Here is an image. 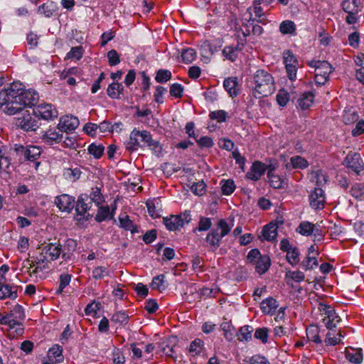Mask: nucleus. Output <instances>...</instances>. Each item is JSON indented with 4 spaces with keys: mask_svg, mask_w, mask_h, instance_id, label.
I'll list each match as a JSON object with an SVG mask.
<instances>
[{
    "mask_svg": "<svg viewBox=\"0 0 364 364\" xmlns=\"http://www.w3.org/2000/svg\"><path fill=\"white\" fill-rule=\"evenodd\" d=\"M248 86L255 98L272 95L275 90L274 80L272 75L264 69L257 70L248 80Z\"/></svg>",
    "mask_w": 364,
    "mask_h": 364,
    "instance_id": "nucleus-1",
    "label": "nucleus"
},
{
    "mask_svg": "<svg viewBox=\"0 0 364 364\" xmlns=\"http://www.w3.org/2000/svg\"><path fill=\"white\" fill-rule=\"evenodd\" d=\"M25 318V314L21 306L16 305L9 314L5 316L0 314V323L9 327V336L16 337L23 333L24 328L22 321Z\"/></svg>",
    "mask_w": 364,
    "mask_h": 364,
    "instance_id": "nucleus-2",
    "label": "nucleus"
},
{
    "mask_svg": "<svg viewBox=\"0 0 364 364\" xmlns=\"http://www.w3.org/2000/svg\"><path fill=\"white\" fill-rule=\"evenodd\" d=\"M21 87V82H14L7 88V94L9 97H6L4 111L5 113L14 115L24 108L21 96L18 95V92Z\"/></svg>",
    "mask_w": 364,
    "mask_h": 364,
    "instance_id": "nucleus-3",
    "label": "nucleus"
},
{
    "mask_svg": "<svg viewBox=\"0 0 364 364\" xmlns=\"http://www.w3.org/2000/svg\"><path fill=\"white\" fill-rule=\"evenodd\" d=\"M231 228L225 220H219L218 228L209 232L205 238L210 251L215 252L220 247L222 238L230 232Z\"/></svg>",
    "mask_w": 364,
    "mask_h": 364,
    "instance_id": "nucleus-4",
    "label": "nucleus"
},
{
    "mask_svg": "<svg viewBox=\"0 0 364 364\" xmlns=\"http://www.w3.org/2000/svg\"><path fill=\"white\" fill-rule=\"evenodd\" d=\"M139 138L146 144L151 149L155 150L159 145L157 141L152 139L151 135L147 131H139L134 129L130 135L129 141L126 144V149L129 151L136 150L139 146Z\"/></svg>",
    "mask_w": 364,
    "mask_h": 364,
    "instance_id": "nucleus-5",
    "label": "nucleus"
},
{
    "mask_svg": "<svg viewBox=\"0 0 364 364\" xmlns=\"http://www.w3.org/2000/svg\"><path fill=\"white\" fill-rule=\"evenodd\" d=\"M248 263L254 266L255 271L260 275L265 273L271 264L267 255H261L257 249L251 250L247 257Z\"/></svg>",
    "mask_w": 364,
    "mask_h": 364,
    "instance_id": "nucleus-6",
    "label": "nucleus"
},
{
    "mask_svg": "<svg viewBox=\"0 0 364 364\" xmlns=\"http://www.w3.org/2000/svg\"><path fill=\"white\" fill-rule=\"evenodd\" d=\"M309 66L315 68V82L316 84L324 85L329 74L332 72V66L327 61H311Z\"/></svg>",
    "mask_w": 364,
    "mask_h": 364,
    "instance_id": "nucleus-7",
    "label": "nucleus"
},
{
    "mask_svg": "<svg viewBox=\"0 0 364 364\" xmlns=\"http://www.w3.org/2000/svg\"><path fill=\"white\" fill-rule=\"evenodd\" d=\"M191 220V215L190 211L188 210H186L179 215H172L169 218H164L163 219L164 224L170 231L178 230L180 228L189 223Z\"/></svg>",
    "mask_w": 364,
    "mask_h": 364,
    "instance_id": "nucleus-8",
    "label": "nucleus"
},
{
    "mask_svg": "<svg viewBox=\"0 0 364 364\" xmlns=\"http://www.w3.org/2000/svg\"><path fill=\"white\" fill-rule=\"evenodd\" d=\"M36 117L45 120L53 119L58 117V113L51 104L41 103L33 108Z\"/></svg>",
    "mask_w": 364,
    "mask_h": 364,
    "instance_id": "nucleus-9",
    "label": "nucleus"
},
{
    "mask_svg": "<svg viewBox=\"0 0 364 364\" xmlns=\"http://www.w3.org/2000/svg\"><path fill=\"white\" fill-rule=\"evenodd\" d=\"M343 164L357 174H359L364 168V163L358 153L349 152Z\"/></svg>",
    "mask_w": 364,
    "mask_h": 364,
    "instance_id": "nucleus-10",
    "label": "nucleus"
},
{
    "mask_svg": "<svg viewBox=\"0 0 364 364\" xmlns=\"http://www.w3.org/2000/svg\"><path fill=\"white\" fill-rule=\"evenodd\" d=\"M16 124L24 131H35L38 127V121L33 118L28 111L22 114V116L16 118Z\"/></svg>",
    "mask_w": 364,
    "mask_h": 364,
    "instance_id": "nucleus-11",
    "label": "nucleus"
},
{
    "mask_svg": "<svg viewBox=\"0 0 364 364\" xmlns=\"http://www.w3.org/2000/svg\"><path fill=\"white\" fill-rule=\"evenodd\" d=\"M324 191L320 188H315L309 195V203L312 208L315 210L323 209L325 205Z\"/></svg>",
    "mask_w": 364,
    "mask_h": 364,
    "instance_id": "nucleus-12",
    "label": "nucleus"
},
{
    "mask_svg": "<svg viewBox=\"0 0 364 364\" xmlns=\"http://www.w3.org/2000/svg\"><path fill=\"white\" fill-rule=\"evenodd\" d=\"M79 126L77 117L74 116H64L60 119L58 129L60 132H68L75 130Z\"/></svg>",
    "mask_w": 364,
    "mask_h": 364,
    "instance_id": "nucleus-13",
    "label": "nucleus"
},
{
    "mask_svg": "<svg viewBox=\"0 0 364 364\" xmlns=\"http://www.w3.org/2000/svg\"><path fill=\"white\" fill-rule=\"evenodd\" d=\"M55 203L60 210L70 213L75 206V198L70 195L62 194L55 198Z\"/></svg>",
    "mask_w": 364,
    "mask_h": 364,
    "instance_id": "nucleus-14",
    "label": "nucleus"
},
{
    "mask_svg": "<svg viewBox=\"0 0 364 364\" xmlns=\"http://www.w3.org/2000/svg\"><path fill=\"white\" fill-rule=\"evenodd\" d=\"M18 95L21 96V100L23 107L32 106L36 104L38 100V94L31 90H24L23 85L21 84V87L18 92Z\"/></svg>",
    "mask_w": 364,
    "mask_h": 364,
    "instance_id": "nucleus-15",
    "label": "nucleus"
},
{
    "mask_svg": "<svg viewBox=\"0 0 364 364\" xmlns=\"http://www.w3.org/2000/svg\"><path fill=\"white\" fill-rule=\"evenodd\" d=\"M266 171V166L260 161H255L247 173V177L254 181L259 180Z\"/></svg>",
    "mask_w": 364,
    "mask_h": 364,
    "instance_id": "nucleus-16",
    "label": "nucleus"
},
{
    "mask_svg": "<svg viewBox=\"0 0 364 364\" xmlns=\"http://www.w3.org/2000/svg\"><path fill=\"white\" fill-rule=\"evenodd\" d=\"M326 316L323 318V322L328 329L332 330L341 321V318L331 307L326 309Z\"/></svg>",
    "mask_w": 364,
    "mask_h": 364,
    "instance_id": "nucleus-17",
    "label": "nucleus"
},
{
    "mask_svg": "<svg viewBox=\"0 0 364 364\" xmlns=\"http://www.w3.org/2000/svg\"><path fill=\"white\" fill-rule=\"evenodd\" d=\"M223 87L230 97H233L239 94L240 87L236 77L226 78L223 82Z\"/></svg>",
    "mask_w": 364,
    "mask_h": 364,
    "instance_id": "nucleus-18",
    "label": "nucleus"
},
{
    "mask_svg": "<svg viewBox=\"0 0 364 364\" xmlns=\"http://www.w3.org/2000/svg\"><path fill=\"white\" fill-rule=\"evenodd\" d=\"M91 202L89 200V197L87 195H80L77 200L75 210L77 215H85L87 211L90 209Z\"/></svg>",
    "mask_w": 364,
    "mask_h": 364,
    "instance_id": "nucleus-19",
    "label": "nucleus"
},
{
    "mask_svg": "<svg viewBox=\"0 0 364 364\" xmlns=\"http://www.w3.org/2000/svg\"><path fill=\"white\" fill-rule=\"evenodd\" d=\"M63 137V134L60 132H56L55 129H48L46 131L43 136V141L48 145H51L53 143H59Z\"/></svg>",
    "mask_w": 364,
    "mask_h": 364,
    "instance_id": "nucleus-20",
    "label": "nucleus"
},
{
    "mask_svg": "<svg viewBox=\"0 0 364 364\" xmlns=\"http://www.w3.org/2000/svg\"><path fill=\"white\" fill-rule=\"evenodd\" d=\"M279 304L273 297H269L261 303V310L264 314H272L277 309Z\"/></svg>",
    "mask_w": 364,
    "mask_h": 364,
    "instance_id": "nucleus-21",
    "label": "nucleus"
},
{
    "mask_svg": "<svg viewBox=\"0 0 364 364\" xmlns=\"http://www.w3.org/2000/svg\"><path fill=\"white\" fill-rule=\"evenodd\" d=\"M49 360L55 363H61L63 361L64 356L63 355L62 346L56 344L50 348L48 352Z\"/></svg>",
    "mask_w": 364,
    "mask_h": 364,
    "instance_id": "nucleus-22",
    "label": "nucleus"
},
{
    "mask_svg": "<svg viewBox=\"0 0 364 364\" xmlns=\"http://www.w3.org/2000/svg\"><path fill=\"white\" fill-rule=\"evenodd\" d=\"M277 226L276 224L269 223L267 225L264 226L262 231V235L259 237H262V240H265L267 241H273L277 235Z\"/></svg>",
    "mask_w": 364,
    "mask_h": 364,
    "instance_id": "nucleus-23",
    "label": "nucleus"
},
{
    "mask_svg": "<svg viewBox=\"0 0 364 364\" xmlns=\"http://www.w3.org/2000/svg\"><path fill=\"white\" fill-rule=\"evenodd\" d=\"M17 297L16 287H12L9 284H2L0 281V299L10 298L15 299Z\"/></svg>",
    "mask_w": 364,
    "mask_h": 364,
    "instance_id": "nucleus-24",
    "label": "nucleus"
},
{
    "mask_svg": "<svg viewBox=\"0 0 364 364\" xmlns=\"http://www.w3.org/2000/svg\"><path fill=\"white\" fill-rule=\"evenodd\" d=\"M124 87L121 83L112 82L108 86L107 95L112 99L119 98L120 95L122 94Z\"/></svg>",
    "mask_w": 364,
    "mask_h": 364,
    "instance_id": "nucleus-25",
    "label": "nucleus"
},
{
    "mask_svg": "<svg viewBox=\"0 0 364 364\" xmlns=\"http://www.w3.org/2000/svg\"><path fill=\"white\" fill-rule=\"evenodd\" d=\"M43 251H45L46 255H48L50 260H55L60 256L61 248L60 245H54L50 243L44 246Z\"/></svg>",
    "mask_w": 364,
    "mask_h": 364,
    "instance_id": "nucleus-26",
    "label": "nucleus"
},
{
    "mask_svg": "<svg viewBox=\"0 0 364 364\" xmlns=\"http://www.w3.org/2000/svg\"><path fill=\"white\" fill-rule=\"evenodd\" d=\"M267 178H269V184L274 188H284L287 185L285 181L281 178L279 176L272 173V171L267 172Z\"/></svg>",
    "mask_w": 364,
    "mask_h": 364,
    "instance_id": "nucleus-27",
    "label": "nucleus"
},
{
    "mask_svg": "<svg viewBox=\"0 0 364 364\" xmlns=\"http://www.w3.org/2000/svg\"><path fill=\"white\" fill-rule=\"evenodd\" d=\"M81 174V168L79 167L65 168L63 171L64 177L72 182L77 181L80 178Z\"/></svg>",
    "mask_w": 364,
    "mask_h": 364,
    "instance_id": "nucleus-28",
    "label": "nucleus"
},
{
    "mask_svg": "<svg viewBox=\"0 0 364 364\" xmlns=\"http://www.w3.org/2000/svg\"><path fill=\"white\" fill-rule=\"evenodd\" d=\"M313 101L314 95L312 92H305L298 99V106L302 109H306L310 107Z\"/></svg>",
    "mask_w": 364,
    "mask_h": 364,
    "instance_id": "nucleus-29",
    "label": "nucleus"
},
{
    "mask_svg": "<svg viewBox=\"0 0 364 364\" xmlns=\"http://www.w3.org/2000/svg\"><path fill=\"white\" fill-rule=\"evenodd\" d=\"M306 336L309 341L316 343H321V339L319 336V328L316 325H310L306 328Z\"/></svg>",
    "mask_w": 364,
    "mask_h": 364,
    "instance_id": "nucleus-30",
    "label": "nucleus"
},
{
    "mask_svg": "<svg viewBox=\"0 0 364 364\" xmlns=\"http://www.w3.org/2000/svg\"><path fill=\"white\" fill-rule=\"evenodd\" d=\"M41 155V149L38 146H30L26 147L24 152V159L30 161H34Z\"/></svg>",
    "mask_w": 364,
    "mask_h": 364,
    "instance_id": "nucleus-31",
    "label": "nucleus"
},
{
    "mask_svg": "<svg viewBox=\"0 0 364 364\" xmlns=\"http://www.w3.org/2000/svg\"><path fill=\"white\" fill-rule=\"evenodd\" d=\"M279 31L284 35L295 34L296 24L292 21H289V20L284 21L280 23Z\"/></svg>",
    "mask_w": 364,
    "mask_h": 364,
    "instance_id": "nucleus-32",
    "label": "nucleus"
},
{
    "mask_svg": "<svg viewBox=\"0 0 364 364\" xmlns=\"http://www.w3.org/2000/svg\"><path fill=\"white\" fill-rule=\"evenodd\" d=\"M315 230V225L310 222L303 221L296 228V231L302 235L309 236Z\"/></svg>",
    "mask_w": 364,
    "mask_h": 364,
    "instance_id": "nucleus-33",
    "label": "nucleus"
},
{
    "mask_svg": "<svg viewBox=\"0 0 364 364\" xmlns=\"http://www.w3.org/2000/svg\"><path fill=\"white\" fill-rule=\"evenodd\" d=\"M293 168H304L309 166L307 161L300 156H292L290 159V164H287V167L289 166Z\"/></svg>",
    "mask_w": 364,
    "mask_h": 364,
    "instance_id": "nucleus-34",
    "label": "nucleus"
},
{
    "mask_svg": "<svg viewBox=\"0 0 364 364\" xmlns=\"http://www.w3.org/2000/svg\"><path fill=\"white\" fill-rule=\"evenodd\" d=\"M120 226L126 230H129L132 233L137 232V227L129 219L128 215L119 217Z\"/></svg>",
    "mask_w": 364,
    "mask_h": 364,
    "instance_id": "nucleus-35",
    "label": "nucleus"
},
{
    "mask_svg": "<svg viewBox=\"0 0 364 364\" xmlns=\"http://www.w3.org/2000/svg\"><path fill=\"white\" fill-rule=\"evenodd\" d=\"M360 0H343L342 9L345 12L358 11Z\"/></svg>",
    "mask_w": 364,
    "mask_h": 364,
    "instance_id": "nucleus-36",
    "label": "nucleus"
},
{
    "mask_svg": "<svg viewBox=\"0 0 364 364\" xmlns=\"http://www.w3.org/2000/svg\"><path fill=\"white\" fill-rule=\"evenodd\" d=\"M220 185L223 194L226 196L232 194L235 189V183L231 179L222 180Z\"/></svg>",
    "mask_w": 364,
    "mask_h": 364,
    "instance_id": "nucleus-37",
    "label": "nucleus"
},
{
    "mask_svg": "<svg viewBox=\"0 0 364 364\" xmlns=\"http://www.w3.org/2000/svg\"><path fill=\"white\" fill-rule=\"evenodd\" d=\"M196 57V52L193 48L183 49L181 52L182 60L184 63L188 64L192 63Z\"/></svg>",
    "mask_w": 364,
    "mask_h": 364,
    "instance_id": "nucleus-38",
    "label": "nucleus"
},
{
    "mask_svg": "<svg viewBox=\"0 0 364 364\" xmlns=\"http://www.w3.org/2000/svg\"><path fill=\"white\" fill-rule=\"evenodd\" d=\"M151 287L161 292L164 291L166 289V286L164 285V275L160 274L154 277L151 284Z\"/></svg>",
    "mask_w": 364,
    "mask_h": 364,
    "instance_id": "nucleus-39",
    "label": "nucleus"
},
{
    "mask_svg": "<svg viewBox=\"0 0 364 364\" xmlns=\"http://www.w3.org/2000/svg\"><path fill=\"white\" fill-rule=\"evenodd\" d=\"M110 218L109 206H101L98 209V212L95 216V220L100 223Z\"/></svg>",
    "mask_w": 364,
    "mask_h": 364,
    "instance_id": "nucleus-40",
    "label": "nucleus"
},
{
    "mask_svg": "<svg viewBox=\"0 0 364 364\" xmlns=\"http://www.w3.org/2000/svg\"><path fill=\"white\" fill-rule=\"evenodd\" d=\"M283 58L285 66L298 65L299 64V61L296 56L289 50L284 52Z\"/></svg>",
    "mask_w": 364,
    "mask_h": 364,
    "instance_id": "nucleus-41",
    "label": "nucleus"
},
{
    "mask_svg": "<svg viewBox=\"0 0 364 364\" xmlns=\"http://www.w3.org/2000/svg\"><path fill=\"white\" fill-rule=\"evenodd\" d=\"M299 252L296 247H292L287 253V261L293 266L299 263Z\"/></svg>",
    "mask_w": 364,
    "mask_h": 364,
    "instance_id": "nucleus-42",
    "label": "nucleus"
},
{
    "mask_svg": "<svg viewBox=\"0 0 364 364\" xmlns=\"http://www.w3.org/2000/svg\"><path fill=\"white\" fill-rule=\"evenodd\" d=\"M109 274L108 268L103 266L96 267L92 270V277L95 279H102L105 277L108 276Z\"/></svg>",
    "mask_w": 364,
    "mask_h": 364,
    "instance_id": "nucleus-43",
    "label": "nucleus"
},
{
    "mask_svg": "<svg viewBox=\"0 0 364 364\" xmlns=\"http://www.w3.org/2000/svg\"><path fill=\"white\" fill-rule=\"evenodd\" d=\"M129 316L125 312L119 311L112 315L111 321L114 323L126 324L128 322Z\"/></svg>",
    "mask_w": 364,
    "mask_h": 364,
    "instance_id": "nucleus-44",
    "label": "nucleus"
},
{
    "mask_svg": "<svg viewBox=\"0 0 364 364\" xmlns=\"http://www.w3.org/2000/svg\"><path fill=\"white\" fill-rule=\"evenodd\" d=\"M171 77V73L168 70H159L156 73L155 80L159 83H164L169 80Z\"/></svg>",
    "mask_w": 364,
    "mask_h": 364,
    "instance_id": "nucleus-45",
    "label": "nucleus"
},
{
    "mask_svg": "<svg viewBox=\"0 0 364 364\" xmlns=\"http://www.w3.org/2000/svg\"><path fill=\"white\" fill-rule=\"evenodd\" d=\"M318 265L317 259L315 257H306L301 263V266L305 270L312 269Z\"/></svg>",
    "mask_w": 364,
    "mask_h": 364,
    "instance_id": "nucleus-46",
    "label": "nucleus"
},
{
    "mask_svg": "<svg viewBox=\"0 0 364 364\" xmlns=\"http://www.w3.org/2000/svg\"><path fill=\"white\" fill-rule=\"evenodd\" d=\"M104 149L105 148L102 144L97 145L95 144H92L88 147L89 153L97 159L102 156Z\"/></svg>",
    "mask_w": 364,
    "mask_h": 364,
    "instance_id": "nucleus-47",
    "label": "nucleus"
},
{
    "mask_svg": "<svg viewBox=\"0 0 364 364\" xmlns=\"http://www.w3.org/2000/svg\"><path fill=\"white\" fill-rule=\"evenodd\" d=\"M347 359L355 364H360L363 360V355L360 350H355L353 353L348 352L346 353Z\"/></svg>",
    "mask_w": 364,
    "mask_h": 364,
    "instance_id": "nucleus-48",
    "label": "nucleus"
},
{
    "mask_svg": "<svg viewBox=\"0 0 364 364\" xmlns=\"http://www.w3.org/2000/svg\"><path fill=\"white\" fill-rule=\"evenodd\" d=\"M71 280V275L63 274L60 276V285L57 290L58 294H61L65 287H67Z\"/></svg>",
    "mask_w": 364,
    "mask_h": 364,
    "instance_id": "nucleus-49",
    "label": "nucleus"
},
{
    "mask_svg": "<svg viewBox=\"0 0 364 364\" xmlns=\"http://www.w3.org/2000/svg\"><path fill=\"white\" fill-rule=\"evenodd\" d=\"M253 331L252 327L250 326H245L241 327L240 330V336L238 338L240 341H248L252 337V332Z\"/></svg>",
    "mask_w": 364,
    "mask_h": 364,
    "instance_id": "nucleus-50",
    "label": "nucleus"
},
{
    "mask_svg": "<svg viewBox=\"0 0 364 364\" xmlns=\"http://www.w3.org/2000/svg\"><path fill=\"white\" fill-rule=\"evenodd\" d=\"M241 48H239L237 47L236 48H234L232 46H226L224 48L223 50V55L225 56V58L231 61H234L237 57L236 55V50H240Z\"/></svg>",
    "mask_w": 364,
    "mask_h": 364,
    "instance_id": "nucleus-51",
    "label": "nucleus"
},
{
    "mask_svg": "<svg viewBox=\"0 0 364 364\" xmlns=\"http://www.w3.org/2000/svg\"><path fill=\"white\" fill-rule=\"evenodd\" d=\"M82 48L81 46H76L71 48L70 51L67 54L68 59L79 60L82 55Z\"/></svg>",
    "mask_w": 364,
    "mask_h": 364,
    "instance_id": "nucleus-52",
    "label": "nucleus"
},
{
    "mask_svg": "<svg viewBox=\"0 0 364 364\" xmlns=\"http://www.w3.org/2000/svg\"><path fill=\"white\" fill-rule=\"evenodd\" d=\"M212 222L210 218L205 217H200L198 227L196 228L198 231H206L210 228Z\"/></svg>",
    "mask_w": 364,
    "mask_h": 364,
    "instance_id": "nucleus-53",
    "label": "nucleus"
},
{
    "mask_svg": "<svg viewBox=\"0 0 364 364\" xmlns=\"http://www.w3.org/2000/svg\"><path fill=\"white\" fill-rule=\"evenodd\" d=\"M183 87L178 83L173 84L170 87V95L176 98H181L183 96Z\"/></svg>",
    "mask_w": 364,
    "mask_h": 364,
    "instance_id": "nucleus-54",
    "label": "nucleus"
},
{
    "mask_svg": "<svg viewBox=\"0 0 364 364\" xmlns=\"http://www.w3.org/2000/svg\"><path fill=\"white\" fill-rule=\"evenodd\" d=\"M255 337L261 340L263 343H266L268 338V329L267 328H260L256 329Z\"/></svg>",
    "mask_w": 364,
    "mask_h": 364,
    "instance_id": "nucleus-55",
    "label": "nucleus"
},
{
    "mask_svg": "<svg viewBox=\"0 0 364 364\" xmlns=\"http://www.w3.org/2000/svg\"><path fill=\"white\" fill-rule=\"evenodd\" d=\"M289 100V95L284 90H279L277 95V101L280 106H285Z\"/></svg>",
    "mask_w": 364,
    "mask_h": 364,
    "instance_id": "nucleus-56",
    "label": "nucleus"
},
{
    "mask_svg": "<svg viewBox=\"0 0 364 364\" xmlns=\"http://www.w3.org/2000/svg\"><path fill=\"white\" fill-rule=\"evenodd\" d=\"M205 186H206L204 183V182L201 181L198 183H193L191 186V189L196 195L200 196L205 193Z\"/></svg>",
    "mask_w": 364,
    "mask_h": 364,
    "instance_id": "nucleus-57",
    "label": "nucleus"
},
{
    "mask_svg": "<svg viewBox=\"0 0 364 364\" xmlns=\"http://www.w3.org/2000/svg\"><path fill=\"white\" fill-rule=\"evenodd\" d=\"M109 64L111 66L116 65L119 63L120 59L119 54L115 50H111L107 53Z\"/></svg>",
    "mask_w": 364,
    "mask_h": 364,
    "instance_id": "nucleus-58",
    "label": "nucleus"
},
{
    "mask_svg": "<svg viewBox=\"0 0 364 364\" xmlns=\"http://www.w3.org/2000/svg\"><path fill=\"white\" fill-rule=\"evenodd\" d=\"M227 112L224 110H218L212 112L210 114V117L212 119H216L218 122H223L226 119Z\"/></svg>",
    "mask_w": 364,
    "mask_h": 364,
    "instance_id": "nucleus-59",
    "label": "nucleus"
},
{
    "mask_svg": "<svg viewBox=\"0 0 364 364\" xmlns=\"http://www.w3.org/2000/svg\"><path fill=\"white\" fill-rule=\"evenodd\" d=\"M350 193L354 198H360L364 194V186L363 184L354 185L351 188Z\"/></svg>",
    "mask_w": 364,
    "mask_h": 364,
    "instance_id": "nucleus-60",
    "label": "nucleus"
},
{
    "mask_svg": "<svg viewBox=\"0 0 364 364\" xmlns=\"http://www.w3.org/2000/svg\"><path fill=\"white\" fill-rule=\"evenodd\" d=\"M200 148H210L213 146V139L208 136H203L196 140Z\"/></svg>",
    "mask_w": 364,
    "mask_h": 364,
    "instance_id": "nucleus-61",
    "label": "nucleus"
},
{
    "mask_svg": "<svg viewBox=\"0 0 364 364\" xmlns=\"http://www.w3.org/2000/svg\"><path fill=\"white\" fill-rule=\"evenodd\" d=\"M202 344L203 341L200 339L194 340L190 345L189 351L198 355L200 352Z\"/></svg>",
    "mask_w": 364,
    "mask_h": 364,
    "instance_id": "nucleus-62",
    "label": "nucleus"
},
{
    "mask_svg": "<svg viewBox=\"0 0 364 364\" xmlns=\"http://www.w3.org/2000/svg\"><path fill=\"white\" fill-rule=\"evenodd\" d=\"M287 276L289 277L296 282H300L305 278L304 274L301 271H289L287 273Z\"/></svg>",
    "mask_w": 364,
    "mask_h": 364,
    "instance_id": "nucleus-63",
    "label": "nucleus"
},
{
    "mask_svg": "<svg viewBox=\"0 0 364 364\" xmlns=\"http://www.w3.org/2000/svg\"><path fill=\"white\" fill-rule=\"evenodd\" d=\"M159 308L157 302L154 299H149L146 301L144 309L149 313H154Z\"/></svg>",
    "mask_w": 364,
    "mask_h": 364,
    "instance_id": "nucleus-64",
    "label": "nucleus"
}]
</instances>
